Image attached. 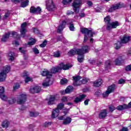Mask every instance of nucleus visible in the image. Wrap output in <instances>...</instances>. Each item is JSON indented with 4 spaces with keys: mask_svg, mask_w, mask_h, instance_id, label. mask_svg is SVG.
Masks as SVG:
<instances>
[{
    "mask_svg": "<svg viewBox=\"0 0 131 131\" xmlns=\"http://www.w3.org/2000/svg\"><path fill=\"white\" fill-rule=\"evenodd\" d=\"M89 52V47L84 46L81 49H74L72 50L69 52L70 56H73L74 55H78V61L79 63L83 62L84 60V54Z\"/></svg>",
    "mask_w": 131,
    "mask_h": 131,
    "instance_id": "1",
    "label": "nucleus"
},
{
    "mask_svg": "<svg viewBox=\"0 0 131 131\" xmlns=\"http://www.w3.org/2000/svg\"><path fill=\"white\" fill-rule=\"evenodd\" d=\"M27 98V96L25 94H21L17 96V100L16 98L14 97L11 98L8 100L9 104H10L12 105V104H15L16 102H17V104H19L20 105H22L23 104H24L25 102H26V99Z\"/></svg>",
    "mask_w": 131,
    "mask_h": 131,
    "instance_id": "2",
    "label": "nucleus"
},
{
    "mask_svg": "<svg viewBox=\"0 0 131 131\" xmlns=\"http://www.w3.org/2000/svg\"><path fill=\"white\" fill-rule=\"evenodd\" d=\"M81 32L84 34L83 42H86L90 37H93L94 34H95L94 30H89L86 28L81 29Z\"/></svg>",
    "mask_w": 131,
    "mask_h": 131,
    "instance_id": "3",
    "label": "nucleus"
},
{
    "mask_svg": "<svg viewBox=\"0 0 131 131\" xmlns=\"http://www.w3.org/2000/svg\"><path fill=\"white\" fill-rule=\"evenodd\" d=\"M73 78L74 79L73 84L75 86L80 85L81 83L84 84L86 83L89 80H90V79L88 78H83L82 80H80L81 79V77H80L79 76H74L73 77Z\"/></svg>",
    "mask_w": 131,
    "mask_h": 131,
    "instance_id": "4",
    "label": "nucleus"
},
{
    "mask_svg": "<svg viewBox=\"0 0 131 131\" xmlns=\"http://www.w3.org/2000/svg\"><path fill=\"white\" fill-rule=\"evenodd\" d=\"M130 39V36H124L120 42H118L115 44V48L116 50H119L121 48V46H122V43H126L129 41Z\"/></svg>",
    "mask_w": 131,
    "mask_h": 131,
    "instance_id": "5",
    "label": "nucleus"
},
{
    "mask_svg": "<svg viewBox=\"0 0 131 131\" xmlns=\"http://www.w3.org/2000/svg\"><path fill=\"white\" fill-rule=\"evenodd\" d=\"M81 0H75L73 3V10L75 13H77L79 12V8L81 6Z\"/></svg>",
    "mask_w": 131,
    "mask_h": 131,
    "instance_id": "6",
    "label": "nucleus"
},
{
    "mask_svg": "<svg viewBox=\"0 0 131 131\" xmlns=\"http://www.w3.org/2000/svg\"><path fill=\"white\" fill-rule=\"evenodd\" d=\"M116 86L115 85V84H112L109 86L107 88L106 92H105L102 94L103 97H104V98L108 97L110 94H111V93H113V92H114Z\"/></svg>",
    "mask_w": 131,
    "mask_h": 131,
    "instance_id": "7",
    "label": "nucleus"
},
{
    "mask_svg": "<svg viewBox=\"0 0 131 131\" xmlns=\"http://www.w3.org/2000/svg\"><path fill=\"white\" fill-rule=\"evenodd\" d=\"M59 99H60V95H52L50 97L48 100V104L54 105V104H55V101H58Z\"/></svg>",
    "mask_w": 131,
    "mask_h": 131,
    "instance_id": "8",
    "label": "nucleus"
},
{
    "mask_svg": "<svg viewBox=\"0 0 131 131\" xmlns=\"http://www.w3.org/2000/svg\"><path fill=\"white\" fill-rule=\"evenodd\" d=\"M59 120H63V124L64 125H68V124H70L71 123V121H72V119L69 117H67L65 118V116H61L58 117Z\"/></svg>",
    "mask_w": 131,
    "mask_h": 131,
    "instance_id": "9",
    "label": "nucleus"
},
{
    "mask_svg": "<svg viewBox=\"0 0 131 131\" xmlns=\"http://www.w3.org/2000/svg\"><path fill=\"white\" fill-rule=\"evenodd\" d=\"M46 8L48 11H53L55 9V5L53 0H48L47 2Z\"/></svg>",
    "mask_w": 131,
    "mask_h": 131,
    "instance_id": "10",
    "label": "nucleus"
},
{
    "mask_svg": "<svg viewBox=\"0 0 131 131\" xmlns=\"http://www.w3.org/2000/svg\"><path fill=\"white\" fill-rule=\"evenodd\" d=\"M27 26V23L26 22L24 23L21 25V28L20 29V35L21 37H25V34L26 32H27V30H26V26Z\"/></svg>",
    "mask_w": 131,
    "mask_h": 131,
    "instance_id": "11",
    "label": "nucleus"
},
{
    "mask_svg": "<svg viewBox=\"0 0 131 131\" xmlns=\"http://www.w3.org/2000/svg\"><path fill=\"white\" fill-rule=\"evenodd\" d=\"M117 26H119V23H118V21H116L111 23L110 24L107 25L106 30H111V29H113V28H116Z\"/></svg>",
    "mask_w": 131,
    "mask_h": 131,
    "instance_id": "12",
    "label": "nucleus"
},
{
    "mask_svg": "<svg viewBox=\"0 0 131 131\" xmlns=\"http://www.w3.org/2000/svg\"><path fill=\"white\" fill-rule=\"evenodd\" d=\"M30 11L31 13H36V14H40V13H41V8H40V7H37V8L32 7L30 8Z\"/></svg>",
    "mask_w": 131,
    "mask_h": 131,
    "instance_id": "13",
    "label": "nucleus"
},
{
    "mask_svg": "<svg viewBox=\"0 0 131 131\" xmlns=\"http://www.w3.org/2000/svg\"><path fill=\"white\" fill-rule=\"evenodd\" d=\"M40 86H35L32 88H31L30 90V92L31 94H36L37 93H39L40 92Z\"/></svg>",
    "mask_w": 131,
    "mask_h": 131,
    "instance_id": "14",
    "label": "nucleus"
},
{
    "mask_svg": "<svg viewBox=\"0 0 131 131\" xmlns=\"http://www.w3.org/2000/svg\"><path fill=\"white\" fill-rule=\"evenodd\" d=\"M41 75H42V76H46L47 77V78H51V77L53 76V74H52V73L47 70H45V71H43L41 73Z\"/></svg>",
    "mask_w": 131,
    "mask_h": 131,
    "instance_id": "15",
    "label": "nucleus"
},
{
    "mask_svg": "<svg viewBox=\"0 0 131 131\" xmlns=\"http://www.w3.org/2000/svg\"><path fill=\"white\" fill-rule=\"evenodd\" d=\"M51 84H53V81H51L50 78H46V79L42 83V85L44 86V88L49 86V85H51Z\"/></svg>",
    "mask_w": 131,
    "mask_h": 131,
    "instance_id": "16",
    "label": "nucleus"
},
{
    "mask_svg": "<svg viewBox=\"0 0 131 131\" xmlns=\"http://www.w3.org/2000/svg\"><path fill=\"white\" fill-rule=\"evenodd\" d=\"M59 66L60 67L61 70H62V69H63V70H68V69L72 67V65L70 64L69 63L64 64L63 63L59 64Z\"/></svg>",
    "mask_w": 131,
    "mask_h": 131,
    "instance_id": "17",
    "label": "nucleus"
},
{
    "mask_svg": "<svg viewBox=\"0 0 131 131\" xmlns=\"http://www.w3.org/2000/svg\"><path fill=\"white\" fill-rule=\"evenodd\" d=\"M61 68L60 64L57 67L52 68L51 70V73H57V72H60L61 71Z\"/></svg>",
    "mask_w": 131,
    "mask_h": 131,
    "instance_id": "18",
    "label": "nucleus"
},
{
    "mask_svg": "<svg viewBox=\"0 0 131 131\" xmlns=\"http://www.w3.org/2000/svg\"><path fill=\"white\" fill-rule=\"evenodd\" d=\"M65 25H66V21L63 20L62 21V24L58 27L57 32L60 33L61 31H63V30L65 28Z\"/></svg>",
    "mask_w": 131,
    "mask_h": 131,
    "instance_id": "19",
    "label": "nucleus"
},
{
    "mask_svg": "<svg viewBox=\"0 0 131 131\" xmlns=\"http://www.w3.org/2000/svg\"><path fill=\"white\" fill-rule=\"evenodd\" d=\"M86 97V95L84 94L81 95H80L79 97H77L75 99L74 102L75 103L77 104V103H79V102H81V100H83V99H84V98H85Z\"/></svg>",
    "mask_w": 131,
    "mask_h": 131,
    "instance_id": "20",
    "label": "nucleus"
},
{
    "mask_svg": "<svg viewBox=\"0 0 131 131\" xmlns=\"http://www.w3.org/2000/svg\"><path fill=\"white\" fill-rule=\"evenodd\" d=\"M60 113V111L57 108H55L53 110L52 113V118H56V117H58L59 116V113Z\"/></svg>",
    "mask_w": 131,
    "mask_h": 131,
    "instance_id": "21",
    "label": "nucleus"
},
{
    "mask_svg": "<svg viewBox=\"0 0 131 131\" xmlns=\"http://www.w3.org/2000/svg\"><path fill=\"white\" fill-rule=\"evenodd\" d=\"M7 78V74L3 71L0 73V82L5 81Z\"/></svg>",
    "mask_w": 131,
    "mask_h": 131,
    "instance_id": "22",
    "label": "nucleus"
},
{
    "mask_svg": "<svg viewBox=\"0 0 131 131\" xmlns=\"http://www.w3.org/2000/svg\"><path fill=\"white\" fill-rule=\"evenodd\" d=\"M10 34H11V33L10 32H8L3 35L2 38V41H7V40L9 39V37H10Z\"/></svg>",
    "mask_w": 131,
    "mask_h": 131,
    "instance_id": "23",
    "label": "nucleus"
},
{
    "mask_svg": "<svg viewBox=\"0 0 131 131\" xmlns=\"http://www.w3.org/2000/svg\"><path fill=\"white\" fill-rule=\"evenodd\" d=\"M107 116V111L106 110H103L99 114V118H105Z\"/></svg>",
    "mask_w": 131,
    "mask_h": 131,
    "instance_id": "24",
    "label": "nucleus"
},
{
    "mask_svg": "<svg viewBox=\"0 0 131 131\" xmlns=\"http://www.w3.org/2000/svg\"><path fill=\"white\" fill-rule=\"evenodd\" d=\"M8 57L9 61H14L15 60V53L14 52H10L8 54Z\"/></svg>",
    "mask_w": 131,
    "mask_h": 131,
    "instance_id": "25",
    "label": "nucleus"
},
{
    "mask_svg": "<svg viewBox=\"0 0 131 131\" xmlns=\"http://www.w3.org/2000/svg\"><path fill=\"white\" fill-rule=\"evenodd\" d=\"M129 106L128 104V105H126V104H124L123 105H119L117 107V110H124V109H128Z\"/></svg>",
    "mask_w": 131,
    "mask_h": 131,
    "instance_id": "26",
    "label": "nucleus"
},
{
    "mask_svg": "<svg viewBox=\"0 0 131 131\" xmlns=\"http://www.w3.org/2000/svg\"><path fill=\"white\" fill-rule=\"evenodd\" d=\"M103 82V81H102L101 79H99L98 80L95 81L94 82V86H100V85H101V84H102V83Z\"/></svg>",
    "mask_w": 131,
    "mask_h": 131,
    "instance_id": "27",
    "label": "nucleus"
},
{
    "mask_svg": "<svg viewBox=\"0 0 131 131\" xmlns=\"http://www.w3.org/2000/svg\"><path fill=\"white\" fill-rule=\"evenodd\" d=\"M10 70H11V67L9 66H6L4 67L2 72H4L7 74V73H9V72H10Z\"/></svg>",
    "mask_w": 131,
    "mask_h": 131,
    "instance_id": "28",
    "label": "nucleus"
},
{
    "mask_svg": "<svg viewBox=\"0 0 131 131\" xmlns=\"http://www.w3.org/2000/svg\"><path fill=\"white\" fill-rule=\"evenodd\" d=\"M73 91V87L72 86H69L65 90V94H70Z\"/></svg>",
    "mask_w": 131,
    "mask_h": 131,
    "instance_id": "29",
    "label": "nucleus"
},
{
    "mask_svg": "<svg viewBox=\"0 0 131 131\" xmlns=\"http://www.w3.org/2000/svg\"><path fill=\"white\" fill-rule=\"evenodd\" d=\"M9 124H10V123L8 121H4L3 122L2 124V126L4 128H8V127H9Z\"/></svg>",
    "mask_w": 131,
    "mask_h": 131,
    "instance_id": "30",
    "label": "nucleus"
},
{
    "mask_svg": "<svg viewBox=\"0 0 131 131\" xmlns=\"http://www.w3.org/2000/svg\"><path fill=\"white\" fill-rule=\"evenodd\" d=\"M35 42H36L35 39L31 38L30 39V41L28 42V45H29V46H33Z\"/></svg>",
    "mask_w": 131,
    "mask_h": 131,
    "instance_id": "31",
    "label": "nucleus"
},
{
    "mask_svg": "<svg viewBox=\"0 0 131 131\" xmlns=\"http://www.w3.org/2000/svg\"><path fill=\"white\" fill-rule=\"evenodd\" d=\"M53 57L55 58H60L61 57V52L59 51L54 52Z\"/></svg>",
    "mask_w": 131,
    "mask_h": 131,
    "instance_id": "32",
    "label": "nucleus"
},
{
    "mask_svg": "<svg viewBox=\"0 0 131 131\" xmlns=\"http://www.w3.org/2000/svg\"><path fill=\"white\" fill-rule=\"evenodd\" d=\"M0 99L3 101H7L8 100V97L7 95H5V93L0 94Z\"/></svg>",
    "mask_w": 131,
    "mask_h": 131,
    "instance_id": "33",
    "label": "nucleus"
},
{
    "mask_svg": "<svg viewBox=\"0 0 131 131\" xmlns=\"http://www.w3.org/2000/svg\"><path fill=\"white\" fill-rule=\"evenodd\" d=\"M29 3V1L28 0H26L25 2H23L21 3V8H25V7H27L28 4Z\"/></svg>",
    "mask_w": 131,
    "mask_h": 131,
    "instance_id": "34",
    "label": "nucleus"
},
{
    "mask_svg": "<svg viewBox=\"0 0 131 131\" xmlns=\"http://www.w3.org/2000/svg\"><path fill=\"white\" fill-rule=\"evenodd\" d=\"M122 58L121 57H119L118 59H116L115 61L116 65H120L121 64V61H122Z\"/></svg>",
    "mask_w": 131,
    "mask_h": 131,
    "instance_id": "35",
    "label": "nucleus"
},
{
    "mask_svg": "<svg viewBox=\"0 0 131 131\" xmlns=\"http://www.w3.org/2000/svg\"><path fill=\"white\" fill-rule=\"evenodd\" d=\"M114 7V9H115V11L116 10H118L119 9H121V8H122V5H121L120 3H118V4L113 6Z\"/></svg>",
    "mask_w": 131,
    "mask_h": 131,
    "instance_id": "36",
    "label": "nucleus"
},
{
    "mask_svg": "<svg viewBox=\"0 0 131 131\" xmlns=\"http://www.w3.org/2000/svg\"><path fill=\"white\" fill-rule=\"evenodd\" d=\"M64 103H59L57 105V108L56 109H58L59 111H60V110H62V109L64 108Z\"/></svg>",
    "mask_w": 131,
    "mask_h": 131,
    "instance_id": "37",
    "label": "nucleus"
},
{
    "mask_svg": "<svg viewBox=\"0 0 131 131\" xmlns=\"http://www.w3.org/2000/svg\"><path fill=\"white\" fill-rule=\"evenodd\" d=\"M12 35L14 38H17V39L20 38V35L18 34L17 32H12Z\"/></svg>",
    "mask_w": 131,
    "mask_h": 131,
    "instance_id": "38",
    "label": "nucleus"
},
{
    "mask_svg": "<svg viewBox=\"0 0 131 131\" xmlns=\"http://www.w3.org/2000/svg\"><path fill=\"white\" fill-rule=\"evenodd\" d=\"M110 21H111V19H110V16H107L104 18V22L106 23V26L107 25H108V24H111Z\"/></svg>",
    "mask_w": 131,
    "mask_h": 131,
    "instance_id": "39",
    "label": "nucleus"
},
{
    "mask_svg": "<svg viewBox=\"0 0 131 131\" xmlns=\"http://www.w3.org/2000/svg\"><path fill=\"white\" fill-rule=\"evenodd\" d=\"M61 102L65 103V102H68V97L63 96L61 99Z\"/></svg>",
    "mask_w": 131,
    "mask_h": 131,
    "instance_id": "40",
    "label": "nucleus"
},
{
    "mask_svg": "<svg viewBox=\"0 0 131 131\" xmlns=\"http://www.w3.org/2000/svg\"><path fill=\"white\" fill-rule=\"evenodd\" d=\"M51 125H52V123L50 122H46L43 124L45 127H48V126H51Z\"/></svg>",
    "mask_w": 131,
    "mask_h": 131,
    "instance_id": "41",
    "label": "nucleus"
},
{
    "mask_svg": "<svg viewBox=\"0 0 131 131\" xmlns=\"http://www.w3.org/2000/svg\"><path fill=\"white\" fill-rule=\"evenodd\" d=\"M38 115V114L37 113H34L33 112H31L30 113V116L31 117H36Z\"/></svg>",
    "mask_w": 131,
    "mask_h": 131,
    "instance_id": "42",
    "label": "nucleus"
},
{
    "mask_svg": "<svg viewBox=\"0 0 131 131\" xmlns=\"http://www.w3.org/2000/svg\"><path fill=\"white\" fill-rule=\"evenodd\" d=\"M25 82L27 83V82H29V81H32V78L29 77V76H27L25 77Z\"/></svg>",
    "mask_w": 131,
    "mask_h": 131,
    "instance_id": "43",
    "label": "nucleus"
},
{
    "mask_svg": "<svg viewBox=\"0 0 131 131\" xmlns=\"http://www.w3.org/2000/svg\"><path fill=\"white\" fill-rule=\"evenodd\" d=\"M10 17V12H7V13H5L3 19L4 20H6V19H8Z\"/></svg>",
    "mask_w": 131,
    "mask_h": 131,
    "instance_id": "44",
    "label": "nucleus"
},
{
    "mask_svg": "<svg viewBox=\"0 0 131 131\" xmlns=\"http://www.w3.org/2000/svg\"><path fill=\"white\" fill-rule=\"evenodd\" d=\"M19 88H20V85L19 83H15L13 86V90L14 91H16V90H18Z\"/></svg>",
    "mask_w": 131,
    "mask_h": 131,
    "instance_id": "45",
    "label": "nucleus"
},
{
    "mask_svg": "<svg viewBox=\"0 0 131 131\" xmlns=\"http://www.w3.org/2000/svg\"><path fill=\"white\" fill-rule=\"evenodd\" d=\"M19 51L20 53H21V54H25V53H26V50L24 48H19Z\"/></svg>",
    "mask_w": 131,
    "mask_h": 131,
    "instance_id": "46",
    "label": "nucleus"
},
{
    "mask_svg": "<svg viewBox=\"0 0 131 131\" xmlns=\"http://www.w3.org/2000/svg\"><path fill=\"white\" fill-rule=\"evenodd\" d=\"M72 2V0H63V5H67Z\"/></svg>",
    "mask_w": 131,
    "mask_h": 131,
    "instance_id": "47",
    "label": "nucleus"
},
{
    "mask_svg": "<svg viewBox=\"0 0 131 131\" xmlns=\"http://www.w3.org/2000/svg\"><path fill=\"white\" fill-rule=\"evenodd\" d=\"M110 64L111 62L110 60L106 61L105 63L106 68H109L110 67Z\"/></svg>",
    "mask_w": 131,
    "mask_h": 131,
    "instance_id": "48",
    "label": "nucleus"
},
{
    "mask_svg": "<svg viewBox=\"0 0 131 131\" xmlns=\"http://www.w3.org/2000/svg\"><path fill=\"white\" fill-rule=\"evenodd\" d=\"M68 82V80H67V79H61V80L60 81V83L61 84H65V83H67Z\"/></svg>",
    "mask_w": 131,
    "mask_h": 131,
    "instance_id": "49",
    "label": "nucleus"
},
{
    "mask_svg": "<svg viewBox=\"0 0 131 131\" xmlns=\"http://www.w3.org/2000/svg\"><path fill=\"white\" fill-rule=\"evenodd\" d=\"M5 94V88L3 86H0V95Z\"/></svg>",
    "mask_w": 131,
    "mask_h": 131,
    "instance_id": "50",
    "label": "nucleus"
},
{
    "mask_svg": "<svg viewBox=\"0 0 131 131\" xmlns=\"http://www.w3.org/2000/svg\"><path fill=\"white\" fill-rule=\"evenodd\" d=\"M69 28L71 31H74L75 28L73 24H70Z\"/></svg>",
    "mask_w": 131,
    "mask_h": 131,
    "instance_id": "51",
    "label": "nucleus"
},
{
    "mask_svg": "<svg viewBox=\"0 0 131 131\" xmlns=\"http://www.w3.org/2000/svg\"><path fill=\"white\" fill-rule=\"evenodd\" d=\"M47 46V40H45L41 45H40V47L41 48H45Z\"/></svg>",
    "mask_w": 131,
    "mask_h": 131,
    "instance_id": "52",
    "label": "nucleus"
},
{
    "mask_svg": "<svg viewBox=\"0 0 131 131\" xmlns=\"http://www.w3.org/2000/svg\"><path fill=\"white\" fill-rule=\"evenodd\" d=\"M115 109H116V108H115V107H114V106L111 105L109 107V110H110V111H111V112H113V111L115 110Z\"/></svg>",
    "mask_w": 131,
    "mask_h": 131,
    "instance_id": "53",
    "label": "nucleus"
},
{
    "mask_svg": "<svg viewBox=\"0 0 131 131\" xmlns=\"http://www.w3.org/2000/svg\"><path fill=\"white\" fill-rule=\"evenodd\" d=\"M125 70L126 71H131V64H129L126 67Z\"/></svg>",
    "mask_w": 131,
    "mask_h": 131,
    "instance_id": "54",
    "label": "nucleus"
},
{
    "mask_svg": "<svg viewBox=\"0 0 131 131\" xmlns=\"http://www.w3.org/2000/svg\"><path fill=\"white\" fill-rule=\"evenodd\" d=\"M33 51L34 54H39V51H38V49H37V48L33 49Z\"/></svg>",
    "mask_w": 131,
    "mask_h": 131,
    "instance_id": "55",
    "label": "nucleus"
},
{
    "mask_svg": "<svg viewBox=\"0 0 131 131\" xmlns=\"http://www.w3.org/2000/svg\"><path fill=\"white\" fill-rule=\"evenodd\" d=\"M22 76H23V77H25L26 78V77L28 76V72H25L23 73L22 74Z\"/></svg>",
    "mask_w": 131,
    "mask_h": 131,
    "instance_id": "56",
    "label": "nucleus"
},
{
    "mask_svg": "<svg viewBox=\"0 0 131 131\" xmlns=\"http://www.w3.org/2000/svg\"><path fill=\"white\" fill-rule=\"evenodd\" d=\"M69 111H70V108L64 109L63 110V113H64V114H67Z\"/></svg>",
    "mask_w": 131,
    "mask_h": 131,
    "instance_id": "57",
    "label": "nucleus"
},
{
    "mask_svg": "<svg viewBox=\"0 0 131 131\" xmlns=\"http://www.w3.org/2000/svg\"><path fill=\"white\" fill-rule=\"evenodd\" d=\"M79 17H80V18H84V17H85V13H80Z\"/></svg>",
    "mask_w": 131,
    "mask_h": 131,
    "instance_id": "58",
    "label": "nucleus"
},
{
    "mask_svg": "<svg viewBox=\"0 0 131 131\" xmlns=\"http://www.w3.org/2000/svg\"><path fill=\"white\" fill-rule=\"evenodd\" d=\"M124 82H125V81H124L123 79H120V80H119V81H118V83H119V84H122V83H124Z\"/></svg>",
    "mask_w": 131,
    "mask_h": 131,
    "instance_id": "59",
    "label": "nucleus"
},
{
    "mask_svg": "<svg viewBox=\"0 0 131 131\" xmlns=\"http://www.w3.org/2000/svg\"><path fill=\"white\" fill-rule=\"evenodd\" d=\"M114 11H115V9H114V7H113H113H111L110 9H109V10H108V12H114Z\"/></svg>",
    "mask_w": 131,
    "mask_h": 131,
    "instance_id": "60",
    "label": "nucleus"
},
{
    "mask_svg": "<svg viewBox=\"0 0 131 131\" xmlns=\"http://www.w3.org/2000/svg\"><path fill=\"white\" fill-rule=\"evenodd\" d=\"M74 13V12H73V11H67V15H73V14Z\"/></svg>",
    "mask_w": 131,
    "mask_h": 131,
    "instance_id": "61",
    "label": "nucleus"
},
{
    "mask_svg": "<svg viewBox=\"0 0 131 131\" xmlns=\"http://www.w3.org/2000/svg\"><path fill=\"white\" fill-rule=\"evenodd\" d=\"M87 4L88 5V6H89L90 7H92V6H93V3H92V2L88 1L87 2Z\"/></svg>",
    "mask_w": 131,
    "mask_h": 131,
    "instance_id": "62",
    "label": "nucleus"
},
{
    "mask_svg": "<svg viewBox=\"0 0 131 131\" xmlns=\"http://www.w3.org/2000/svg\"><path fill=\"white\" fill-rule=\"evenodd\" d=\"M89 102H90V99L85 100L84 102V105H89Z\"/></svg>",
    "mask_w": 131,
    "mask_h": 131,
    "instance_id": "63",
    "label": "nucleus"
},
{
    "mask_svg": "<svg viewBox=\"0 0 131 131\" xmlns=\"http://www.w3.org/2000/svg\"><path fill=\"white\" fill-rule=\"evenodd\" d=\"M13 45H15L16 46H19V42H18L17 41H14L13 42Z\"/></svg>",
    "mask_w": 131,
    "mask_h": 131,
    "instance_id": "64",
    "label": "nucleus"
}]
</instances>
